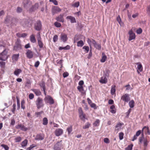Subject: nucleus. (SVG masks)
I'll return each instance as SVG.
<instances>
[{
    "label": "nucleus",
    "mask_w": 150,
    "mask_h": 150,
    "mask_svg": "<svg viewBox=\"0 0 150 150\" xmlns=\"http://www.w3.org/2000/svg\"><path fill=\"white\" fill-rule=\"evenodd\" d=\"M16 21V18L10 16H8L5 20L4 23L5 24H7V26H8L9 25L12 26L15 24Z\"/></svg>",
    "instance_id": "1"
},
{
    "label": "nucleus",
    "mask_w": 150,
    "mask_h": 150,
    "mask_svg": "<svg viewBox=\"0 0 150 150\" xmlns=\"http://www.w3.org/2000/svg\"><path fill=\"white\" fill-rule=\"evenodd\" d=\"M36 105L38 109H39L44 106V104L42 98L38 97L37 99L36 102Z\"/></svg>",
    "instance_id": "2"
},
{
    "label": "nucleus",
    "mask_w": 150,
    "mask_h": 150,
    "mask_svg": "<svg viewBox=\"0 0 150 150\" xmlns=\"http://www.w3.org/2000/svg\"><path fill=\"white\" fill-rule=\"evenodd\" d=\"M24 8L28 9L32 5V2L30 0H23L22 2Z\"/></svg>",
    "instance_id": "3"
},
{
    "label": "nucleus",
    "mask_w": 150,
    "mask_h": 150,
    "mask_svg": "<svg viewBox=\"0 0 150 150\" xmlns=\"http://www.w3.org/2000/svg\"><path fill=\"white\" fill-rule=\"evenodd\" d=\"M22 49L21 45V41L19 39H18L15 42V45L13 47V50L18 51L21 50Z\"/></svg>",
    "instance_id": "4"
},
{
    "label": "nucleus",
    "mask_w": 150,
    "mask_h": 150,
    "mask_svg": "<svg viewBox=\"0 0 150 150\" xmlns=\"http://www.w3.org/2000/svg\"><path fill=\"white\" fill-rule=\"evenodd\" d=\"M8 51L5 49L0 54V60L5 61L8 59L7 54Z\"/></svg>",
    "instance_id": "5"
},
{
    "label": "nucleus",
    "mask_w": 150,
    "mask_h": 150,
    "mask_svg": "<svg viewBox=\"0 0 150 150\" xmlns=\"http://www.w3.org/2000/svg\"><path fill=\"white\" fill-rule=\"evenodd\" d=\"M62 142V140H60L55 144L54 146L53 149L54 150H61L63 147Z\"/></svg>",
    "instance_id": "6"
},
{
    "label": "nucleus",
    "mask_w": 150,
    "mask_h": 150,
    "mask_svg": "<svg viewBox=\"0 0 150 150\" xmlns=\"http://www.w3.org/2000/svg\"><path fill=\"white\" fill-rule=\"evenodd\" d=\"M142 135L143 136L142 137L139 138V142L140 143H142V141H143L144 149L146 150L147 148L148 142L146 138L144 137L143 134Z\"/></svg>",
    "instance_id": "7"
},
{
    "label": "nucleus",
    "mask_w": 150,
    "mask_h": 150,
    "mask_svg": "<svg viewBox=\"0 0 150 150\" xmlns=\"http://www.w3.org/2000/svg\"><path fill=\"white\" fill-rule=\"evenodd\" d=\"M44 100L46 103H49L52 105L54 103V101L52 98L50 96L47 95L44 98Z\"/></svg>",
    "instance_id": "8"
},
{
    "label": "nucleus",
    "mask_w": 150,
    "mask_h": 150,
    "mask_svg": "<svg viewBox=\"0 0 150 150\" xmlns=\"http://www.w3.org/2000/svg\"><path fill=\"white\" fill-rule=\"evenodd\" d=\"M121 99L125 102L127 103L130 99V95L128 93H125L121 97Z\"/></svg>",
    "instance_id": "9"
},
{
    "label": "nucleus",
    "mask_w": 150,
    "mask_h": 150,
    "mask_svg": "<svg viewBox=\"0 0 150 150\" xmlns=\"http://www.w3.org/2000/svg\"><path fill=\"white\" fill-rule=\"evenodd\" d=\"M34 28L35 30L37 31H40L41 29L42 24L40 21H38L35 23Z\"/></svg>",
    "instance_id": "10"
},
{
    "label": "nucleus",
    "mask_w": 150,
    "mask_h": 150,
    "mask_svg": "<svg viewBox=\"0 0 150 150\" xmlns=\"http://www.w3.org/2000/svg\"><path fill=\"white\" fill-rule=\"evenodd\" d=\"M78 111L79 113V117L81 120L84 121L86 119V115L85 114L83 113L81 107H79V108Z\"/></svg>",
    "instance_id": "11"
},
{
    "label": "nucleus",
    "mask_w": 150,
    "mask_h": 150,
    "mask_svg": "<svg viewBox=\"0 0 150 150\" xmlns=\"http://www.w3.org/2000/svg\"><path fill=\"white\" fill-rule=\"evenodd\" d=\"M61 40L64 43H65L68 39L67 34L64 33H62L60 35Z\"/></svg>",
    "instance_id": "12"
},
{
    "label": "nucleus",
    "mask_w": 150,
    "mask_h": 150,
    "mask_svg": "<svg viewBox=\"0 0 150 150\" xmlns=\"http://www.w3.org/2000/svg\"><path fill=\"white\" fill-rule=\"evenodd\" d=\"M27 57L29 59L33 58L34 56V53L33 51L30 50H28L26 53Z\"/></svg>",
    "instance_id": "13"
},
{
    "label": "nucleus",
    "mask_w": 150,
    "mask_h": 150,
    "mask_svg": "<svg viewBox=\"0 0 150 150\" xmlns=\"http://www.w3.org/2000/svg\"><path fill=\"white\" fill-rule=\"evenodd\" d=\"M37 40L39 47L40 48H42L43 46V44L41 41V38L39 33H38L37 35Z\"/></svg>",
    "instance_id": "14"
},
{
    "label": "nucleus",
    "mask_w": 150,
    "mask_h": 150,
    "mask_svg": "<svg viewBox=\"0 0 150 150\" xmlns=\"http://www.w3.org/2000/svg\"><path fill=\"white\" fill-rule=\"evenodd\" d=\"M39 6V4L36 3L35 4L33 5L31 8H30L28 10L29 12H32L35 11L37 9Z\"/></svg>",
    "instance_id": "15"
},
{
    "label": "nucleus",
    "mask_w": 150,
    "mask_h": 150,
    "mask_svg": "<svg viewBox=\"0 0 150 150\" xmlns=\"http://www.w3.org/2000/svg\"><path fill=\"white\" fill-rule=\"evenodd\" d=\"M128 34L129 35L128 39L129 41H131L135 39L136 37L135 34L133 33L132 30H130L129 31Z\"/></svg>",
    "instance_id": "16"
},
{
    "label": "nucleus",
    "mask_w": 150,
    "mask_h": 150,
    "mask_svg": "<svg viewBox=\"0 0 150 150\" xmlns=\"http://www.w3.org/2000/svg\"><path fill=\"white\" fill-rule=\"evenodd\" d=\"M92 44L93 45L94 47L98 50H100L101 48V45L100 44H98L96 41L94 39H92Z\"/></svg>",
    "instance_id": "17"
},
{
    "label": "nucleus",
    "mask_w": 150,
    "mask_h": 150,
    "mask_svg": "<svg viewBox=\"0 0 150 150\" xmlns=\"http://www.w3.org/2000/svg\"><path fill=\"white\" fill-rule=\"evenodd\" d=\"M64 14H60L56 18V20L58 22L63 23L64 22Z\"/></svg>",
    "instance_id": "18"
},
{
    "label": "nucleus",
    "mask_w": 150,
    "mask_h": 150,
    "mask_svg": "<svg viewBox=\"0 0 150 150\" xmlns=\"http://www.w3.org/2000/svg\"><path fill=\"white\" fill-rule=\"evenodd\" d=\"M16 129H20L23 131H26L28 130V128L25 127L23 125L21 124H19L17 125L16 126Z\"/></svg>",
    "instance_id": "19"
},
{
    "label": "nucleus",
    "mask_w": 150,
    "mask_h": 150,
    "mask_svg": "<svg viewBox=\"0 0 150 150\" xmlns=\"http://www.w3.org/2000/svg\"><path fill=\"white\" fill-rule=\"evenodd\" d=\"M63 130L62 129L58 128L56 129L54 133L56 136H59L62 134Z\"/></svg>",
    "instance_id": "20"
},
{
    "label": "nucleus",
    "mask_w": 150,
    "mask_h": 150,
    "mask_svg": "<svg viewBox=\"0 0 150 150\" xmlns=\"http://www.w3.org/2000/svg\"><path fill=\"white\" fill-rule=\"evenodd\" d=\"M21 25L24 27L28 26L29 23L28 20L27 19H23L21 22Z\"/></svg>",
    "instance_id": "21"
},
{
    "label": "nucleus",
    "mask_w": 150,
    "mask_h": 150,
    "mask_svg": "<svg viewBox=\"0 0 150 150\" xmlns=\"http://www.w3.org/2000/svg\"><path fill=\"white\" fill-rule=\"evenodd\" d=\"M61 11V9L58 6H55L52 9V13L53 15H54L56 13L60 12Z\"/></svg>",
    "instance_id": "22"
},
{
    "label": "nucleus",
    "mask_w": 150,
    "mask_h": 150,
    "mask_svg": "<svg viewBox=\"0 0 150 150\" xmlns=\"http://www.w3.org/2000/svg\"><path fill=\"white\" fill-rule=\"evenodd\" d=\"M66 18L67 19L69 20L71 23H74L76 22L75 18L72 16H67Z\"/></svg>",
    "instance_id": "23"
},
{
    "label": "nucleus",
    "mask_w": 150,
    "mask_h": 150,
    "mask_svg": "<svg viewBox=\"0 0 150 150\" xmlns=\"http://www.w3.org/2000/svg\"><path fill=\"white\" fill-rule=\"evenodd\" d=\"M19 54H13L12 56V60L13 62H16L18 61L19 59Z\"/></svg>",
    "instance_id": "24"
},
{
    "label": "nucleus",
    "mask_w": 150,
    "mask_h": 150,
    "mask_svg": "<svg viewBox=\"0 0 150 150\" xmlns=\"http://www.w3.org/2000/svg\"><path fill=\"white\" fill-rule=\"evenodd\" d=\"M44 139V135L42 134H39L37 135L35 138V139L36 140H42Z\"/></svg>",
    "instance_id": "25"
},
{
    "label": "nucleus",
    "mask_w": 150,
    "mask_h": 150,
    "mask_svg": "<svg viewBox=\"0 0 150 150\" xmlns=\"http://www.w3.org/2000/svg\"><path fill=\"white\" fill-rule=\"evenodd\" d=\"M137 72L138 74H139L140 72L142 71L143 67L142 64L140 63H137Z\"/></svg>",
    "instance_id": "26"
},
{
    "label": "nucleus",
    "mask_w": 150,
    "mask_h": 150,
    "mask_svg": "<svg viewBox=\"0 0 150 150\" xmlns=\"http://www.w3.org/2000/svg\"><path fill=\"white\" fill-rule=\"evenodd\" d=\"M31 90L34 92L36 96H39L41 95V92L39 89H33Z\"/></svg>",
    "instance_id": "27"
},
{
    "label": "nucleus",
    "mask_w": 150,
    "mask_h": 150,
    "mask_svg": "<svg viewBox=\"0 0 150 150\" xmlns=\"http://www.w3.org/2000/svg\"><path fill=\"white\" fill-rule=\"evenodd\" d=\"M99 81L100 83H106L107 82V79L106 77L105 76L102 77Z\"/></svg>",
    "instance_id": "28"
},
{
    "label": "nucleus",
    "mask_w": 150,
    "mask_h": 150,
    "mask_svg": "<svg viewBox=\"0 0 150 150\" xmlns=\"http://www.w3.org/2000/svg\"><path fill=\"white\" fill-rule=\"evenodd\" d=\"M22 71L20 69H16L14 72V74L16 76H18L19 74L22 72Z\"/></svg>",
    "instance_id": "29"
},
{
    "label": "nucleus",
    "mask_w": 150,
    "mask_h": 150,
    "mask_svg": "<svg viewBox=\"0 0 150 150\" xmlns=\"http://www.w3.org/2000/svg\"><path fill=\"white\" fill-rule=\"evenodd\" d=\"M102 58L100 59V61L102 62H104L105 61L106 59H107V57L104 53H102Z\"/></svg>",
    "instance_id": "30"
},
{
    "label": "nucleus",
    "mask_w": 150,
    "mask_h": 150,
    "mask_svg": "<svg viewBox=\"0 0 150 150\" xmlns=\"http://www.w3.org/2000/svg\"><path fill=\"white\" fill-rule=\"evenodd\" d=\"M16 35L18 38H25L27 35V34L25 33L21 34L20 33H17L16 34Z\"/></svg>",
    "instance_id": "31"
},
{
    "label": "nucleus",
    "mask_w": 150,
    "mask_h": 150,
    "mask_svg": "<svg viewBox=\"0 0 150 150\" xmlns=\"http://www.w3.org/2000/svg\"><path fill=\"white\" fill-rule=\"evenodd\" d=\"M70 49V46L69 45H67L65 47H60L59 48V50H68Z\"/></svg>",
    "instance_id": "32"
},
{
    "label": "nucleus",
    "mask_w": 150,
    "mask_h": 150,
    "mask_svg": "<svg viewBox=\"0 0 150 150\" xmlns=\"http://www.w3.org/2000/svg\"><path fill=\"white\" fill-rule=\"evenodd\" d=\"M30 40L32 43H34L36 42V40L35 39V36L33 34L30 35Z\"/></svg>",
    "instance_id": "33"
},
{
    "label": "nucleus",
    "mask_w": 150,
    "mask_h": 150,
    "mask_svg": "<svg viewBox=\"0 0 150 150\" xmlns=\"http://www.w3.org/2000/svg\"><path fill=\"white\" fill-rule=\"evenodd\" d=\"M129 105L130 108H133L134 106V102L133 100L130 101L129 103Z\"/></svg>",
    "instance_id": "34"
},
{
    "label": "nucleus",
    "mask_w": 150,
    "mask_h": 150,
    "mask_svg": "<svg viewBox=\"0 0 150 150\" xmlns=\"http://www.w3.org/2000/svg\"><path fill=\"white\" fill-rule=\"evenodd\" d=\"M39 85L41 88H42V90L45 89V85L44 82L42 81L39 83Z\"/></svg>",
    "instance_id": "35"
},
{
    "label": "nucleus",
    "mask_w": 150,
    "mask_h": 150,
    "mask_svg": "<svg viewBox=\"0 0 150 150\" xmlns=\"http://www.w3.org/2000/svg\"><path fill=\"white\" fill-rule=\"evenodd\" d=\"M84 44V43L82 40H81L77 42V46L78 47H82L83 45Z\"/></svg>",
    "instance_id": "36"
},
{
    "label": "nucleus",
    "mask_w": 150,
    "mask_h": 150,
    "mask_svg": "<svg viewBox=\"0 0 150 150\" xmlns=\"http://www.w3.org/2000/svg\"><path fill=\"white\" fill-rule=\"evenodd\" d=\"M28 144V140L27 139L24 140L21 143V145L22 147H25L27 146Z\"/></svg>",
    "instance_id": "37"
},
{
    "label": "nucleus",
    "mask_w": 150,
    "mask_h": 150,
    "mask_svg": "<svg viewBox=\"0 0 150 150\" xmlns=\"http://www.w3.org/2000/svg\"><path fill=\"white\" fill-rule=\"evenodd\" d=\"M115 92V86L113 87L112 86L111 89V94L112 95H114Z\"/></svg>",
    "instance_id": "38"
},
{
    "label": "nucleus",
    "mask_w": 150,
    "mask_h": 150,
    "mask_svg": "<svg viewBox=\"0 0 150 150\" xmlns=\"http://www.w3.org/2000/svg\"><path fill=\"white\" fill-rule=\"evenodd\" d=\"M48 122L47 119L46 117H44L43 119L42 124L44 125H47Z\"/></svg>",
    "instance_id": "39"
},
{
    "label": "nucleus",
    "mask_w": 150,
    "mask_h": 150,
    "mask_svg": "<svg viewBox=\"0 0 150 150\" xmlns=\"http://www.w3.org/2000/svg\"><path fill=\"white\" fill-rule=\"evenodd\" d=\"M17 103V109L19 110L20 108V104L19 99L17 97L16 98Z\"/></svg>",
    "instance_id": "40"
},
{
    "label": "nucleus",
    "mask_w": 150,
    "mask_h": 150,
    "mask_svg": "<svg viewBox=\"0 0 150 150\" xmlns=\"http://www.w3.org/2000/svg\"><path fill=\"white\" fill-rule=\"evenodd\" d=\"M67 131L68 134H69L72 131V128L71 126L68 127L67 129Z\"/></svg>",
    "instance_id": "41"
},
{
    "label": "nucleus",
    "mask_w": 150,
    "mask_h": 150,
    "mask_svg": "<svg viewBox=\"0 0 150 150\" xmlns=\"http://www.w3.org/2000/svg\"><path fill=\"white\" fill-rule=\"evenodd\" d=\"M25 101L24 100H23L21 102V108L23 109H24L25 108Z\"/></svg>",
    "instance_id": "42"
},
{
    "label": "nucleus",
    "mask_w": 150,
    "mask_h": 150,
    "mask_svg": "<svg viewBox=\"0 0 150 150\" xmlns=\"http://www.w3.org/2000/svg\"><path fill=\"white\" fill-rule=\"evenodd\" d=\"M133 146V144H130L125 149V150H132Z\"/></svg>",
    "instance_id": "43"
},
{
    "label": "nucleus",
    "mask_w": 150,
    "mask_h": 150,
    "mask_svg": "<svg viewBox=\"0 0 150 150\" xmlns=\"http://www.w3.org/2000/svg\"><path fill=\"white\" fill-rule=\"evenodd\" d=\"M100 120L98 119H97L96 120V121L94 122L93 123V125L95 126H98L100 123Z\"/></svg>",
    "instance_id": "44"
},
{
    "label": "nucleus",
    "mask_w": 150,
    "mask_h": 150,
    "mask_svg": "<svg viewBox=\"0 0 150 150\" xmlns=\"http://www.w3.org/2000/svg\"><path fill=\"white\" fill-rule=\"evenodd\" d=\"M90 125V123L88 122H86L84 126H83V129H86L88 128Z\"/></svg>",
    "instance_id": "45"
},
{
    "label": "nucleus",
    "mask_w": 150,
    "mask_h": 150,
    "mask_svg": "<svg viewBox=\"0 0 150 150\" xmlns=\"http://www.w3.org/2000/svg\"><path fill=\"white\" fill-rule=\"evenodd\" d=\"M13 108L11 109V112L14 114L15 113L16 108V104L13 103L12 106Z\"/></svg>",
    "instance_id": "46"
},
{
    "label": "nucleus",
    "mask_w": 150,
    "mask_h": 150,
    "mask_svg": "<svg viewBox=\"0 0 150 150\" xmlns=\"http://www.w3.org/2000/svg\"><path fill=\"white\" fill-rule=\"evenodd\" d=\"M21 140V138L20 137H17L15 138V141L16 142H19Z\"/></svg>",
    "instance_id": "47"
},
{
    "label": "nucleus",
    "mask_w": 150,
    "mask_h": 150,
    "mask_svg": "<svg viewBox=\"0 0 150 150\" xmlns=\"http://www.w3.org/2000/svg\"><path fill=\"white\" fill-rule=\"evenodd\" d=\"M54 25L57 28H59L61 26V24L58 22H55L54 23Z\"/></svg>",
    "instance_id": "48"
},
{
    "label": "nucleus",
    "mask_w": 150,
    "mask_h": 150,
    "mask_svg": "<svg viewBox=\"0 0 150 150\" xmlns=\"http://www.w3.org/2000/svg\"><path fill=\"white\" fill-rule=\"evenodd\" d=\"M1 146L4 148L5 150H8L9 147L6 145L2 144L1 145Z\"/></svg>",
    "instance_id": "49"
},
{
    "label": "nucleus",
    "mask_w": 150,
    "mask_h": 150,
    "mask_svg": "<svg viewBox=\"0 0 150 150\" xmlns=\"http://www.w3.org/2000/svg\"><path fill=\"white\" fill-rule=\"evenodd\" d=\"M6 44L2 40L0 41V47H5V46Z\"/></svg>",
    "instance_id": "50"
},
{
    "label": "nucleus",
    "mask_w": 150,
    "mask_h": 150,
    "mask_svg": "<svg viewBox=\"0 0 150 150\" xmlns=\"http://www.w3.org/2000/svg\"><path fill=\"white\" fill-rule=\"evenodd\" d=\"M87 42L88 43V45H89V46L91 48V44L92 43V39L91 40L89 38H88Z\"/></svg>",
    "instance_id": "51"
},
{
    "label": "nucleus",
    "mask_w": 150,
    "mask_h": 150,
    "mask_svg": "<svg viewBox=\"0 0 150 150\" xmlns=\"http://www.w3.org/2000/svg\"><path fill=\"white\" fill-rule=\"evenodd\" d=\"M146 11L148 15L150 17V4L147 6Z\"/></svg>",
    "instance_id": "52"
},
{
    "label": "nucleus",
    "mask_w": 150,
    "mask_h": 150,
    "mask_svg": "<svg viewBox=\"0 0 150 150\" xmlns=\"http://www.w3.org/2000/svg\"><path fill=\"white\" fill-rule=\"evenodd\" d=\"M79 6V2H75L72 5V6L74 7H78Z\"/></svg>",
    "instance_id": "53"
},
{
    "label": "nucleus",
    "mask_w": 150,
    "mask_h": 150,
    "mask_svg": "<svg viewBox=\"0 0 150 150\" xmlns=\"http://www.w3.org/2000/svg\"><path fill=\"white\" fill-rule=\"evenodd\" d=\"M124 134L122 132H120L119 133V139L120 140L122 139L123 138Z\"/></svg>",
    "instance_id": "54"
},
{
    "label": "nucleus",
    "mask_w": 150,
    "mask_h": 150,
    "mask_svg": "<svg viewBox=\"0 0 150 150\" xmlns=\"http://www.w3.org/2000/svg\"><path fill=\"white\" fill-rule=\"evenodd\" d=\"M6 63L4 62H0V66L1 68H4L5 66Z\"/></svg>",
    "instance_id": "55"
},
{
    "label": "nucleus",
    "mask_w": 150,
    "mask_h": 150,
    "mask_svg": "<svg viewBox=\"0 0 150 150\" xmlns=\"http://www.w3.org/2000/svg\"><path fill=\"white\" fill-rule=\"evenodd\" d=\"M77 89L80 92L83 91V86H78L77 87Z\"/></svg>",
    "instance_id": "56"
},
{
    "label": "nucleus",
    "mask_w": 150,
    "mask_h": 150,
    "mask_svg": "<svg viewBox=\"0 0 150 150\" xmlns=\"http://www.w3.org/2000/svg\"><path fill=\"white\" fill-rule=\"evenodd\" d=\"M43 113V111H41L39 112H36L35 113V114L36 115H37V117H40V115Z\"/></svg>",
    "instance_id": "57"
},
{
    "label": "nucleus",
    "mask_w": 150,
    "mask_h": 150,
    "mask_svg": "<svg viewBox=\"0 0 150 150\" xmlns=\"http://www.w3.org/2000/svg\"><path fill=\"white\" fill-rule=\"evenodd\" d=\"M22 9L21 7H18L16 9V12L18 13H21L22 12Z\"/></svg>",
    "instance_id": "58"
},
{
    "label": "nucleus",
    "mask_w": 150,
    "mask_h": 150,
    "mask_svg": "<svg viewBox=\"0 0 150 150\" xmlns=\"http://www.w3.org/2000/svg\"><path fill=\"white\" fill-rule=\"evenodd\" d=\"M49 1L50 2H52L55 5H58V2L56 0H50Z\"/></svg>",
    "instance_id": "59"
},
{
    "label": "nucleus",
    "mask_w": 150,
    "mask_h": 150,
    "mask_svg": "<svg viewBox=\"0 0 150 150\" xmlns=\"http://www.w3.org/2000/svg\"><path fill=\"white\" fill-rule=\"evenodd\" d=\"M83 48L85 50L86 52V53H88L89 51V47L88 46H84L83 47Z\"/></svg>",
    "instance_id": "60"
},
{
    "label": "nucleus",
    "mask_w": 150,
    "mask_h": 150,
    "mask_svg": "<svg viewBox=\"0 0 150 150\" xmlns=\"http://www.w3.org/2000/svg\"><path fill=\"white\" fill-rule=\"evenodd\" d=\"M58 36L57 35H55L53 38V41L54 42H55L58 40Z\"/></svg>",
    "instance_id": "61"
},
{
    "label": "nucleus",
    "mask_w": 150,
    "mask_h": 150,
    "mask_svg": "<svg viewBox=\"0 0 150 150\" xmlns=\"http://www.w3.org/2000/svg\"><path fill=\"white\" fill-rule=\"evenodd\" d=\"M90 106L91 108H93L94 109H96L97 108L96 104L94 103H92Z\"/></svg>",
    "instance_id": "62"
},
{
    "label": "nucleus",
    "mask_w": 150,
    "mask_h": 150,
    "mask_svg": "<svg viewBox=\"0 0 150 150\" xmlns=\"http://www.w3.org/2000/svg\"><path fill=\"white\" fill-rule=\"evenodd\" d=\"M92 56V50L91 49L89 51V54L87 56V58L88 59H90L91 57Z\"/></svg>",
    "instance_id": "63"
},
{
    "label": "nucleus",
    "mask_w": 150,
    "mask_h": 150,
    "mask_svg": "<svg viewBox=\"0 0 150 150\" xmlns=\"http://www.w3.org/2000/svg\"><path fill=\"white\" fill-rule=\"evenodd\" d=\"M142 32V30L141 28H139L137 29L136 31V33L137 34H140Z\"/></svg>",
    "instance_id": "64"
}]
</instances>
